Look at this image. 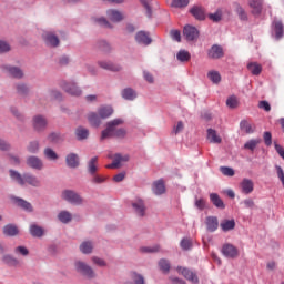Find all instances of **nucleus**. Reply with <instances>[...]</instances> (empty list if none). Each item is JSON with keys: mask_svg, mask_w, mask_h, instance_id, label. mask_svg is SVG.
Wrapping results in <instances>:
<instances>
[{"mask_svg": "<svg viewBox=\"0 0 284 284\" xmlns=\"http://www.w3.org/2000/svg\"><path fill=\"white\" fill-rule=\"evenodd\" d=\"M143 77L148 81V83H154V75L150 73L149 71H143Z\"/></svg>", "mask_w": 284, "mask_h": 284, "instance_id": "nucleus-64", "label": "nucleus"}, {"mask_svg": "<svg viewBox=\"0 0 284 284\" xmlns=\"http://www.w3.org/2000/svg\"><path fill=\"white\" fill-rule=\"evenodd\" d=\"M99 161V158L98 156H93L89 163H88V172L91 173V174H97V163Z\"/></svg>", "mask_w": 284, "mask_h": 284, "instance_id": "nucleus-44", "label": "nucleus"}, {"mask_svg": "<svg viewBox=\"0 0 284 284\" xmlns=\"http://www.w3.org/2000/svg\"><path fill=\"white\" fill-rule=\"evenodd\" d=\"M192 59V54L189 53L186 50H180L179 51V61L181 63H187Z\"/></svg>", "mask_w": 284, "mask_h": 284, "instance_id": "nucleus-47", "label": "nucleus"}, {"mask_svg": "<svg viewBox=\"0 0 284 284\" xmlns=\"http://www.w3.org/2000/svg\"><path fill=\"white\" fill-rule=\"evenodd\" d=\"M180 246L183 252H190L194 247V240L192 237H184L181 240Z\"/></svg>", "mask_w": 284, "mask_h": 284, "instance_id": "nucleus-28", "label": "nucleus"}, {"mask_svg": "<svg viewBox=\"0 0 284 284\" xmlns=\"http://www.w3.org/2000/svg\"><path fill=\"white\" fill-rule=\"evenodd\" d=\"M258 108L261 110H264L265 112H270L272 110V106L270 105V102L263 100V101H260L258 103Z\"/></svg>", "mask_w": 284, "mask_h": 284, "instance_id": "nucleus-60", "label": "nucleus"}, {"mask_svg": "<svg viewBox=\"0 0 284 284\" xmlns=\"http://www.w3.org/2000/svg\"><path fill=\"white\" fill-rule=\"evenodd\" d=\"M28 152H30L31 154H37V152H39V142L38 141L30 142L28 146Z\"/></svg>", "mask_w": 284, "mask_h": 284, "instance_id": "nucleus-57", "label": "nucleus"}, {"mask_svg": "<svg viewBox=\"0 0 284 284\" xmlns=\"http://www.w3.org/2000/svg\"><path fill=\"white\" fill-rule=\"evenodd\" d=\"M58 219L61 223H70L72 221V214L68 211H62L58 214Z\"/></svg>", "mask_w": 284, "mask_h": 284, "instance_id": "nucleus-45", "label": "nucleus"}, {"mask_svg": "<svg viewBox=\"0 0 284 284\" xmlns=\"http://www.w3.org/2000/svg\"><path fill=\"white\" fill-rule=\"evenodd\" d=\"M62 199L71 203V205H83V197L79 193L72 190H65L62 192Z\"/></svg>", "mask_w": 284, "mask_h": 284, "instance_id": "nucleus-2", "label": "nucleus"}, {"mask_svg": "<svg viewBox=\"0 0 284 284\" xmlns=\"http://www.w3.org/2000/svg\"><path fill=\"white\" fill-rule=\"evenodd\" d=\"M132 207L138 216H145V202L143 200L138 199L133 201Z\"/></svg>", "mask_w": 284, "mask_h": 284, "instance_id": "nucleus-12", "label": "nucleus"}, {"mask_svg": "<svg viewBox=\"0 0 284 284\" xmlns=\"http://www.w3.org/2000/svg\"><path fill=\"white\" fill-rule=\"evenodd\" d=\"M10 52V44L3 40H0V53Z\"/></svg>", "mask_w": 284, "mask_h": 284, "instance_id": "nucleus-62", "label": "nucleus"}, {"mask_svg": "<svg viewBox=\"0 0 284 284\" xmlns=\"http://www.w3.org/2000/svg\"><path fill=\"white\" fill-rule=\"evenodd\" d=\"M123 123L124 121L121 118L106 122L105 129L101 132L100 141H105V139H125L128 131L119 128Z\"/></svg>", "mask_w": 284, "mask_h": 284, "instance_id": "nucleus-1", "label": "nucleus"}, {"mask_svg": "<svg viewBox=\"0 0 284 284\" xmlns=\"http://www.w3.org/2000/svg\"><path fill=\"white\" fill-rule=\"evenodd\" d=\"M75 136L79 141H83V140L88 139V136H90V131L83 126H79L75 130Z\"/></svg>", "mask_w": 284, "mask_h": 284, "instance_id": "nucleus-36", "label": "nucleus"}, {"mask_svg": "<svg viewBox=\"0 0 284 284\" xmlns=\"http://www.w3.org/2000/svg\"><path fill=\"white\" fill-rule=\"evenodd\" d=\"M93 247L92 242L85 241L80 245V252H82V254H92Z\"/></svg>", "mask_w": 284, "mask_h": 284, "instance_id": "nucleus-41", "label": "nucleus"}, {"mask_svg": "<svg viewBox=\"0 0 284 284\" xmlns=\"http://www.w3.org/2000/svg\"><path fill=\"white\" fill-rule=\"evenodd\" d=\"M94 23H98V26H101L102 28H112V24L108 21L105 18H94Z\"/></svg>", "mask_w": 284, "mask_h": 284, "instance_id": "nucleus-53", "label": "nucleus"}, {"mask_svg": "<svg viewBox=\"0 0 284 284\" xmlns=\"http://www.w3.org/2000/svg\"><path fill=\"white\" fill-rule=\"evenodd\" d=\"M241 190L243 194H252L254 192V182L250 179H244L241 182Z\"/></svg>", "mask_w": 284, "mask_h": 284, "instance_id": "nucleus-18", "label": "nucleus"}, {"mask_svg": "<svg viewBox=\"0 0 284 284\" xmlns=\"http://www.w3.org/2000/svg\"><path fill=\"white\" fill-rule=\"evenodd\" d=\"M3 70L10 74V77H13V79H23V71L18 67H3Z\"/></svg>", "mask_w": 284, "mask_h": 284, "instance_id": "nucleus-17", "label": "nucleus"}, {"mask_svg": "<svg viewBox=\"0 0 284 284\" xmlns=\"http://www.w3.org/2000/svg\"><path fill=\"white\" fill-rule=\"evenodd\" d=\"M207 139L211 143H221V136L216 134V130H207Z\"/></svg>", "mask_w": 284, "mask_h": 284, "instance_id": "nucleus-42", "label": "nucleus"}, {"mask_svg": "<svg viewBox=\"0 0 284 284\" xmlns=\"http://www.w3.org/2000/svg\"><path fill=\"white\" fill-rule=\"evenodd\" d=\"M183 34L186 41H196V39H199V29H196V27L186 24L183 29Z\"/></svg>", "mask_w": 284, "mask_h": 284, "instance_id": "nucleus-4", "label": "nucleus"}, {"mask_svg": "<svg viewBox=\"0 0 284 284\" xmlns=\"http://www.w3.org/2000/svg\"><path fill=\"white\" fill-rule=\"evenodd\" d=\"M98 48L102 50V52H110V43L104 40L98 42Z\"/></svg>", "mask_w": 284, "mask_h": 284, "instance_id": "nucleus-59", "label": "nucleus"}, {"mask_svg": "<svg viewBox=\"0 0 284 284\" xmlns=\"http://www.w3.org/2000/svg\"><path fill=\"white\" fill-rule=\"evenodd\" d=\"M62 89L68 92V94H71V97H81L82 91L77 87L75 83L72 82H62Z\"/></svg>", "mask_w": 284, "mask_h": 284, "instance_id": "nucleus-5", "label": "nucleus"}, {"mask_svg": "<svg viewBox=\"0 0 284 284\" xmlns=\"http://www.w3.org/2000/svg\"><path fill=\"white\" fill-rule=\"evenodd\" d=\"M180 273L182 276H184V278H186V281H190L194 284L199 283V276H196V273L190 271L189 268L180 267Z\"/></svg>", "mask_w": 284, "mask_h": 284, "instance_id": "nucleus-16", "label": "nucleus"}, {"mask_svg": "<svg viewBox=\"0 0 284 284\" xmlns=\"http://www.w3.org/2000/svg\"><path fill=\"white\" fill-rule=\"evenodd\" d=\"M210 201L217 210H225V203L217 193H211Z\"/></svg>", "mask_w": 284, "mask_h": 284, "instance_id": "nucleus-21", "label": "nucleus"}, {"mask_svg": "<svg viewBox=\"0 0 284 284\" xmlns=\"http://www.w3.org/2000/svg\"><path fill=\"white\" fill-rule=\"evenodd\" d=\"M121 94L122 98L125 99V101H134V99H136V91H134V89L132 88H126L122 90Z\"/></svg>", "mask_w": 284, "mask_h": 284, "instance_id": "nucleus-32", "label": "nucleus"}, {"mask_svg": "<svg viewBox=\"0 0 284 284\" xmlns=\"http://www.w3.org/2000/svg\"><path fill=\"white\" fill-rule=\"evenodd\" d=\"M240 128L242 132H245V134H254L255 126L252 125V123H250L247 120H242Z\"/></svg>", "mask_w": 284, "mask_h": 284, "instance_id": "nucleus-31", "label": "nucleus"}, {"mask_svg": "<svg viewBox=\"0 0 284 284\" xmlns=\"http://www.w3.org/2000/svg\"><path fill=\"white\" fill-rule=\"evenodd\" d=\"M250 8H252V14H261L263 12V1L261 0H250Z\"/></svg>", "mask_w": 284, "mask_h": 284, "instance_id": "nucleus-24", "label": "nucleus"}, {"mask_svg": "<svg viewBox=\"0 0 284 284\" xmlns=\"http://www.w3.org/2000/svg\"><path fill=\"white\" fill-rule=\"evenodd\" d=\"M98 114L101 119H110V115L114 114V109L112 106H101L98 110Z\"/></svg>", "mask_w": 284, "mask_h": 284, "instance_id": "nucleus-30", "label": "nucleus"}, {"mask_svg": "<svg viewBox=\"0 0 284 284\" xmlns=\"http://www.w3.org/2000/svg\"><path fill=\"white\" fill-rule=\"evenodd\" d=\"M220 227L222 232H230L236 227V222L234 220H222Z\"/></svg>", "mask_w": 284, "mask_h": 284, "instance_id": "nucleus-26", "label": "nucleus"}, {"mask_svg": "<svg viewBox=\"0 0 284 284\" xmlns=\"http://www.w3.org/2000/svg\"><path fill=\"white\" fill-rule=\"evenodd\" d=\"M142 252H148L149 254H154L156 252H161V246L154 245V246L142 247Z\"/></svg>", "mask_w": 284, "mask_h": 284, "instance_id": "nucleus-58", "label": "nucleus"}, {"mask_svg": "<svg viewBox=\"0 0 284 284\" xmlns=\"http://www.w3.org/2000/svg\"><path fill=\"white\" fill-rule=\"evenodd\" d=\"M263 139H264L265 145L270 148V145H272V133L270 131L264 132Z\"/></svg>", "mask_w": 284, "mask_h": 284, "instance_id": "nucleus-61", "label": "nucleus"}, {"mask_svg": "<svg viewBox=\"0 0 284 284\" xmlns=\"http://www.w3.org/2000/svg\"><path fill=\"white\" fill-rule=\"evenodd\" d=\"M233 6L235 8V12H236L239 19L241 21H247V12L245 11V9L243 7H241V4H239L236 2Z\"/></svg>", "mask_w": 284, "mask_h": 284, "instance_id": "nucleus-34", "label": "nucleus"}, {"mask_svg": "<svg viewBox=\"0 0 284 284\" xmlns=\"http://www.w3.org/2000/svg\"><path fill=\"white\" fill-rule=\"evenodd\" d=\"M14 254L18 256H28L30 254V251L26 246H18L14 248Z\"/></svg>", "mask_w": 284, "mask_h": 284, "instance_id": "nucleus-56", "label": "nucleus"}, {"mask_svg": "<svg viewBox=\"0 0 284 284\" xmlns=\"http://www.w3.org/2000/svg\"><path fill=\"white\" fill-rule=\"evenodd\" d=\"M247 70H250V72L255 77H258V74L263 72V67L256 62H251L247 64Z\"/></svg>", "mask_w": 284, "mask_h": 284, "instance_id": "nucleus-35", "label": "nucleus"}, {"mask_svg": "<svg viewBox=\"0 0 284 284\" xmlns=\"http://www.w3.org/2000/svg\"><path fill=\"white\" fill-rule=\"evenodd\" d=\"M220 172L224 175V176H234L235 172L234 169L230 168V166H221L220 168Z\"/></svg>", "mask_w": 284, "mask_h": 284, "instance_id": "nucleus-54", "label": "nucleus"}, {"mask_svg": "<svg viewBox=\"0 0 284 284\" xmlns=\"http://www.w3.org/2000/svg\"><path fill=\"white\" fill-rule=\"evenodd\" d=\"M88 121L92 128H99L101 125V115L99 116V114L91 112L88 114Z\"/></svg>", "mask_w": 284, "mask_h": 284, "instance_id": "nucleus-29", "label": "nucleus"}, {"mask_svg": "<svg viewBox=\"0 0 284 284\" xmlns=\"http://www.w3.org/2000/svg\"><path fill=\"white\" fill-rule=\"evenodd\" d=\"M131 278H132L134 284H145V277H143V275H141L136 272H133L131 274Z\"/></svg>", "mask_w": 284, "mask_h": 284, "instance_id": "nucleus-50", "label": "nucleus"}, {"mask_svg": "<svg viewBox=\"0 0 284 284\" xmlns=\"http://www.w3.org/2000/svg\"><path fill=\"white\" fill-rule=\"evenodd\" d=\"M135 41L138 43H142L143 45H150V43H152V38H150V36H148V33L144 31H140L135 36Z\"/></svg>", "mask_w": 284, "mask_h": 284, "instance_id": "nucleus-23", "label": "nucleus"}, {"mask_svg": "<svg viewBox=\"0 0 284 284\" xmlns=\"http://www.w3.org/2000/svg\"><path fill=\"white\" fill-rule=\"evenodd\" d=\"M42 38L47 45H51V48H57V45H59V37L50 31H44Z\"/></svg>", "mask_w": 284, "mask_h": 284, "instance_id": "nucleus-9", "label": "nucleus"}, {"mask_svg": "<svg viewBox=\"0 0 284 284\" xmlns=\"http://www.w3.org/2000/svg\"><path fill=\"white\" fill-rule=\"evenodd\" d=\"M2 262L6 265H9V267H17V265H19V260H17L14 256L9 255V254L3 255Z\"/></svg>", "mask_w": 284, "mask_h": 284, "instance_id": "nucleus-37", "label": "nucleus"}, {"mask_svg": "<svg viewBox=\"0 0 284 284\" xmlns=\"http://www.w3.org/2000/svg\"><path fill=\"white\" fill-rule=\"evenodd\" d=\"M92 261H93L94 265H98L99 267H105V265H108V264L103 261V258L98 257V256H93V257H92Z\"/></svg>", "mask_w": 284, "mask_h": 284, "instance_id": "nucleus-63", "label": "nucleus"}, {"mask_svg": "<svg viewBox=\"0 0 284 284\" xmlns=\"http://www.w3.org/2000/svg\"><path fill=\"white\" fill-rule=\"evenodd\" d=\"M3 234H6V236H17L19 229L13 224L6 225L3 227Z\"/></svg>", "mask_w": 284, "mask_h": 284, "instance_id": "nucleus-38", "label": "nucleus"}, {"mask_svg": "<svg viewBox=\"0 0 284 284\" xmlns=\"http://www.w3.org/2000/svg\"><path fill=\"white\" fill-rule=\"evenodd\" d=\"M106 17L113 23H119V21H123V13L119 10H115V9H109L106 11Z\"/></svg>", "mask_w": 284, "mask_h": 284, "instance_id": "nucleus-15", "label": "nucleus"}, {"mask_svg": "<svg viewBox=\"0 0 284 284\" xmlns=\"http://www.w3.org/2000/svg\"><path fill=\"white\" fill-rule=\"evenodd\" d=\"M226 105H227V108H231L232 110H234V108H239V99L235 95H231L226 100Z\"/></svg>", "mask_w": 284, "mask_h": 284, "instance_id": "nucleus-51", "label": "nucleus"}, {"mask_svg": "<svg viewBox=\"0 0 284 284\" xmlns=\"http://www.w3.org/2000/svg\"><path fill=\"white\" fill-rule=\"evenodd\" d=\"M207 78L212 83H221V73H219V71H210Z\"/></svg>", "mask_w": 284, "mask_h": 284, "instance_id": "nucleus-48", "label": "nucleus"}, {"mask_svg": "<svg viewBox=\"0 0 284 284\" xmlns=\"http://www.w3.org/2000/svg\"><path fill=\"white\" fill-rule=\"evenodd\" d=\"M69 168H79V155L71 153L65 158Z\"/></svg>", "mask_w": 284, "mask_h": 284, "instance_id": "nucleus-33", "label": "nucleus"}, {"mask_svg": "<svg viewBox=\"0 0 284 284\" xmlns=\"http://www.w3.org/2000/svg\"><path fill=\"white\" fill-rule=\"evenodd\" d=\"M222 18H223V11L221 10H217L215 13L209 14V19H211V21H214L215 23H217V21H221Z\"/></svg>", "mask_w": 284, "mask_h": 284, "instance_id": "nucleus-55", "label": "nucleus"}, {"mask_svg": "<svg viewBox=\"0 0 284 284\" xmlns=\"http://www.w3.org/2000/svg\"><path fill=\"white\" fill-rule=\"evenodd\" d=\"M152 190L156 196H161V194H165V182L163 180H158L153 182Z\"/></svg>", "mask_w": 284, "mask_h": 284, "instance_id": "nucleus-19", "label": "nucleus"}, {"mask_svg": "<svg viewBox=\"0 0 284 284\" xmlns=\"http://www.w3.org/2000/svg\"><path fill=\"white\" fill-rule=\"evenodd\" d=\"M33 128L36 132H43V130L48 128V120H45V118L42 115L33 116Z\"/></svg>", "mask_w": 284, "mask_h": 284, "instance_id": "nucleus-7", "label": "nucleus"}, {"mask_svg": "<svg viewBox=\"0 0 284 284\" xmlns=\"http://www.w3.org/2000/svg\"><path fill=\"white\" fill-rule=\"evenodd\" d=\"M44 156L47 159H49L50 161H57V159H59V155H57V152H54V150L47 148L44 150Z\"/></svg>", "mask_w": 284, "mask_h": 284, "instance_id": "nucleus-52", "label": "nucleus"}, {"mask_svg": "<svg viewBox=\"0 0 284 284\" xmlns=\"http://www.w3.org/2000/svg\"><path fill=\"white\" fill-rule=\"evenodd\" d=\"M98 65H100V68L103 70H109L110 72H121L122 70L120 64L110 61H99Z\"/></svg>", "mask_w": 284, "mask_h": 284, "instance_id": "nucleus-11", "label": "nucleus"}, {"mask_svg": "<svg viewBox=\"0 0 284 284\" xmlns=\"http://www.w3.org/2000/svg\"><path fill=\"white\" fill-rule=\"evenodd\" d=\"M10 176L13 181H17V183H19V185H26V180L23 179V176L20 175L19 172L14 171V170H10L9 171Z\"/></svg>", "mask_w": 284, "mask_h": 284, "instance_id": "nucleus-43", "label": "nucleus"}, {"mask_svg": "<svg viewBox=\"0 0 284 284\" xmlns=\"http://www.w3.org/2000/svg\"><path fill=\"white\" fill-rule=\"evenodd\" d=\"M161 272H163V274H170V268H171V264L170 261L165 260V258H161L158 263Z\"/></svg>", "mask_w": 284, "mask_h": 284, "instance_id": "nucleus-40", "label": "nucleus"}, {"mask_svg": "<svg viewBox=\"0 0 284 284\" xmlns=\"http://www.w3.org/2000/svg\"><path fill=\"white\" fill-rule=\"evenodd\" d=\"M222 254H224L226 258H236V256H239V248L232 244H224L222 247Z\"/></svg>", "mask_w": 284, "mask_h": 284, "instance_id": "nucleus-10", "label": "nucleus"}, {"mask_svg": "<svg viewBox=\"0 0 284 284\" xmlns=\"http://www.w3.org/2000/svg\"><path fill=\"white\" fill-rule=\"evenodd\" d=\"M273 26H274L275 39L277 41L283 39V37H284V26H283V22L281 20H275L273 22Z\"/></svg>", "mask_w": 284, "mask_h": 284, "instance_id": "nucleus-20", "label": "nucleus"}, {"mask_svg": "<svg viewBox=\"0 0 284 284\" xmlns=\"http://www.w3.org/2000/svg\"><path fill=\"white\" fill-rule=\"evenodd\" d=\"M13 203L18 205V207H22L26 212H32V204L30 202L21 199V197H12Z\"/></svg>", "mask_w": 284, "mask_h": 284, "instance_id": "nucleus-25", "label": "nucleus"}, {"mask_svg": "<svg viewBox=\"0 0 284 284\" xmlns=\"http://www.w3.org/2000/svg\"><path fill=\"white\" fill-rule=\"evenodd\" d=\"M225 57V51H223V47L219 44H214L209 50V59H223Z\"/></svg>", "mask_w": 284, "mask_h": 284, "instance_id": "nucleus-8", "label": "nucleus"}, {"mask_svg": "<svg viewBox=\"0 0 284 284\" xmlns=\"http://www.w3.org/2000/svg\"><path fill=\"white\" fill-rule=\"evenodd\" d=\"M16 90H17L18 94H20V97H26V94H28V92H30V89L28 88V85H26L23 83L17 84Z\"/></svg>", "mask_w": 284, "mask_h": 284, "instance_id": "nucleus-49", "label": "nucleus"}, {"mask_svg": "<svg viewBox=\"0 0 284 284\" xmlns=\"http://www.w3.org/2000/svg\"><path fill=\"white\" fill-rule=\"evenodd\" d=\"M130 161V155H121V154H115L113 158V162L111 164H108L105 168L109 170H114L116 168H121V163H125Z\"/></svg>", "mask_w": 284, "mask_h": 284, "instance_id": "nucleus-6", "label": "nucleus"}, {"mask_svg": "<svg viewBox=\"0 0 284 284\" xmlns=\"http://www.w3.org/2000/svg\"><path fill=\"white\" fill-rule=\"evenodd\" d=\"M261 143V139L250 140L244 144V150H251V152H254L256 150V146Z\"/></svg>", "mask_w": 284, "mask_h": 284, "instance_id": "nucleus-46", "label": "nucleus"}, {"mask_svg": "<svg viewBox=\"0 0 284 284\" xmlns=\"http://www.w3.org/2000/svg\"><path fill=\"white\" fill-rule=\"evenodd\" d=\"M206 229L209 232H216L219 230V219L216 216H207Z\"/></svg>", "mask_w": 284, "mask_h": 284, "instance_id": "nucleus-22", "label": "nucleus"}, {"mask_svg": "<svg viewBox=\"0 0 284 284\" xmlns=\"http://www.w3.org/2000/svg\"><path fill=\"white\" fill-rule=\"evenodd\" d=\"M190 13L197 21H205V9L203 7L194 6L190 9Z\"/></svg>", "mask_w": 284, "mask_h": 284, "instance_id": "nucleus-13", "label": "nucleus"}, {"mask_svg": "<svg viewBox=\"0 0 284 284\" xmlns=\"http://www.w3.org/2000/svg\"><path fill=\"white\" fill-rule=\"evenodd\" d=\"M27 165L32 170H43V161L34 155L27 159Z\"/></svg>", "mask_w": 284, "mask_h": 284, "instance_id": "nucleus-14", "label": "nucleus"}, {"mask_svg": "<svg viewBox=\"0 0 284 284\" xmlns=\"http://www.w3.org/2000/svg\"><path fill=\"white\" fill-rule=\"evenodd\" d=\"M74 267L77 272L82 274V276H87L88 278H94L97 274L94 273V270L90 267V265L85 264L84 262L78 261L74 263Z\"/></svg>", "mask_w": 284, "mask_h": 284, "instance_id": "nucleus-3", "label": "nucleus"}, {"mask_svg": "<svg viewBox=\"0 0 284 284\" xmlns=\"http://www.w3.org/2000/svg\"><path fill=\"white\" fill-rule=\"evenodd\" d=\"M23 180H24V183H28L33 187H39L41 185V180L32 174H24Z\"/></svg>", "mask_w": 284, "mask_h": 284, "instance_id": "nucleus-27", "label": "nucleus"}, {"mask_svg": "<svg viewBox=\"0 0 284 284\" xmlns=\"http://www.w3.org/2000/svg\"><path fill=\"white\" fill-rule=\"evenodd\" d=\"M43 227L37 225V224H32L30 226V234L33 235L37 239H41V236H43Z\"/></svg>", "mask_w": 284, "mask_h": 284, "instance_id": "nucleus-39", "label": "nucleus"}]
</instances>
